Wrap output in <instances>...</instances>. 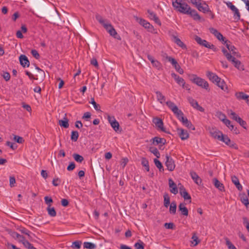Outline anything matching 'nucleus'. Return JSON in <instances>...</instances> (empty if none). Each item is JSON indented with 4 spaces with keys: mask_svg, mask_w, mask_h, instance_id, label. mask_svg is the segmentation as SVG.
<instances>
[{
    "mask_svg": "<svg viewBox=\"0 0 249 249\" xmlns=\"http://www.w3.org/2000/svg\"><path fill=\"white\" fill-rule=\"evenodd\" d=\"M39 15L37 17L46 16L48 19L54 23L60 21V15L55 8H50L46 5H43L36 10Z\"/></svg>",
    "mask_w": 249,
    "mask_h": 249,
    "instance_id": "nucleus-1",
    "label": "nucleus"
},
{
    "mask_svg": "<svg viewBox=\"0 0 249 249\" xmlns=\"http://www.w3.org/2000/svg\"><path fill=\"white\" fill-rule=\"evenodd\" d=\"M173 6L177 11L183 14H187L190 10V6L182 0H172Z\"/></svg>",
    "mask_w": 249,
    "mask_h": 249,
    "instance_id": "nucleus-2",
    "label": "nucleus"
},
{
    "mask_svg": "<svg viewBox=\"0 0 249 249\" xmlns=\"http://www.w3.org/2000/svg\"><path fill=\"white\" fill-rule=\"evenodd\" d=\"M190 80L194 83L205 89L209 91V84L204 79L198 77L196 75L192 74L190 77Z\"/></svg>",
    "mask_w": 249,
    "mask_h": 249,
    "instance_id": "nucleus-3",
    "label": "nucleus"
},
{
    "mask_svg": "<svg viewBox=\"0 0 249 249\" xmlns=\"http://www.w3.org/2000/svg\"><path fill=\"white\" fill-rule=\"evenodd\" d=\"M194 39L195 41L200 45L204 46L206 48L211 49L214 52L217 51V48L213 44H210L207 40L202 39L199 36H195Z\"/></svg>",
    "mask_w": 249,
    "mask_h": 249,
    "instance_id": "nucleus-4",
    "label": "nucleus"
},
{
    "mask_svg": "<svg viewBox=\"0 0 249 249\" xmlns=\"http://www.w3.org/2000/svg\"><path fill=\"white\" fill-rule=\"evenodd\" d=\"M177 34L176 32L169 31V35L171 36L172 40L182 49H186V45L178 37Z\"/></svg>",
    "mask_w": 249,
    "mask_h": 249,
    "instance_id": "nucleus-5",
    "label": "nucleus"
},
{
    "mask_svg": "<svg viewBox=\"0 0 249 249\" xmlns=\"http://www.w3.org/2000/svg\"><path fill=\"white\" fill-rule=\"evenodd\" d=\"M136 20L145 29H147L148 31L151 33H155L154 27L149 22L144 19L139 18L138 17H136Z\"/></svg>",
    "mask_w": 249,
    "mask_h": 249,
    "instance_id": "nucleus-6",
    "label": "nucleus"
},
{
    "mask_svg": "<svg viewBox=\"0 0 249 249\" xmlns=\"http://www.w3.org/2000/svg\"><path fill=\"white\" fill-rule=\"evenodd\" d=\"M226 5L233 13L234 18L237 20H239L240 18V14L238 9L231 2H227Z\"/></svg>",
    "mask_w": 249,
    "mask_h": 249,
    "instance_id": "nucleus-7",
    "label": "nucleus"
},
{
    "mask_svg": "<svg viewBox=\"0 0 249 249\" xmlns=\"http://www.w3.org/2000/svg\"><path fill=\"white\" fill-rule=\"evenodd\" d=\"M165 165L170 171H173L175 168V164L173 159L168 155H166Z\"/></svg>",
    "mask_w": 249,
    "mask_h": 249,
    "instance_id": "nucleus-8",
    "label": "nucleus"
},
{
    "mask_svg": "<svg viewBox=\"0 0 249 249\" xmlns=\"http://www.w3.org/2000/svg\"><path fill=\"white\" fill-rule=\"evenodd\" d=\"M153 122L155 124L156 127L158 129H160L164 132L169 133V132L166 131L165 129L163 126V121L161 119L158 117L154 118L153 119Z\"/></svg>",
    "mask_w": 249,
    "mask_h": 249,
    "instance_id": "nucleus-9",
    "label": "nucleus"
},
{
    "mask_svg": "<svg viewBox=\"0 0 249 249\" xmlns=\"http://www.w3.org/2000/svg\"><path fill=\"white\" fill-rule=\"evenodd\" d=\"M187 99L190 105L194 108L196 109L197 110L201 112L204 111V109L202 107L198 105V102L196 100L194 99L192 97H188Z\"/></svg>",
    "mask_w": 249,
    "mask_h": 249,
    "instance_id": "nucleus-10",
    "label": "nucleus"
},
{
    "mask_svg": "<svg viewBox=\"0 0 249 249\" xmlns=\"http://www.w3.org/2000/svg\"><path fill=\"white\" fill-rule=\"evenodd\" d=\"M177 131L179 137L182 140H187L189 137L187 131L184 130L183 128H178Z\"/></svg>",
    "mask_w": 249,
    "mask_h": 249,
    "instance_id": "nucleus-11",
    "label": "nucleus"
},
{
    "mask_svg": "<svg viewBox=\"0 0 249 249\" xmlns=\"http://www.w3.org/2000/svg\"><path fill=\"white\" fill-rule=\"evenodd\" d=\"M19 60L20 65L24 68L25 67H28L30 65V62L27 57L24 55L21 54L19 57Z\"/></svg>",
    "mask_w": 249,
    "mask_h": 249,
    "instance_id": "nucleus-12",
    "label": "nucleus"
},
{
    "mask_svg": "<svg viewBox=\"0 0 249 249\" xmlns=\"http://www.w3.org/2000/svg\"><path fill=\"white\" fill-rule=\"evenodd\" d=\"M209 30L210 33L213 34L217 38L218 40L219 41H224L225 38L216 29L213 28H210Z\"/></svg>",
    "mask_w": 249,
    "mask_h": 249,
    "instance_id": "nucleus-13",
    "label": "nucleus"
},
{
    "mask_svg": "<svg viewBox=\"0 0 249 249\" xmlns=\"http://www.w3.org/2000/svg\"><path fill=\"white\" fill-rule=\"evenodd\" d=\"M169 182V186L170 188L171 193L174 194V195H176L178 193V189L177 186L176 184L174 182L172 179L169 178L168 180Z\"/></svg>",
    "mask_w": 249,
    "mask_h": 249,
    "instance_id": "nucleus-14",
    "label": "nucleus"
},
{
    "mask_svg": "<svg viewBox=\"0 0 249 249\" xmlns=\"http://www.w3.org/2000/svg\"><path fill=\"white\" fill-rule=\"evenodd\" d=\"M228 61L231 62L232 64L234 65L235 67L238 69L239 70H243V66L241 65V63L240 61L236 59L234 56H232L231 58Z\"/></svg>",
    "mask_w": 249,
    "mask_h": 249,
    "instance_id": "nucleus-15",
    "label": "nucleus"
},
{
    "mask_svg": "<svg viewBox=\"0 0 249 249\" xmlns=\"http://www.w3.org/2000/svg\"><path fill=\"white\" fill-rule=\"evenodd\" d=\"M207 76L212 82L215 84L217 82L218 80H220V78L216 74L209 71L207 72Z\"/></svg>",
    "mask_w": 249,
    "mask_h": 249,
    "instance_id": "nucleus-16",
    "label": "nucleus"
},
{
    "mask_svg": "<svg viewBox=\"0 0 249 249\" xmlns=\"http://www.w3.org/2000/svg\"><path fill=\"white\" fill-rule=\"evenodd\" d=\"M210 134L212 137L215 139H217L219 141L220 140L221 138L223 135L222 132L219 130H215L214 129L210 131Z\"/></svg>",
    "mask_w": 249,
    "mask_h": 249,
    "instance_id": "nucleus-17",
    "label": "nucleus"
},
{
    "mask_svg": "<svg viewBox=\"0 0 249 249\" xmlns=\"http://www.w3.org/2000/svg\"><path fill=\"white\" fill-rule=\"evenodd\" d=\"M190 174L195 183L196 184L200 185L202 182V180L197 174L195 172L192 171L190 172Z\"/></svg>",
    "mask_w": 249,
    "mask_h": 249,
    "instance_id": "nucleus-18",
    "label": "nucleus"
},
{
    "mask_svg": "<svg viewBox=\"0 0 249 249\" xmlns=\"http://www.w3.org/2000/svg\"><path fill=\"white\" fill-rule=\"evenodd\" d=\"M188 15H190L194 20H201V18L200 16L199 15V14L197 13L196 10H193L190 7V10L188 11V13H187Z\"/></svg>",
    "mask_w": 249,
    "mask_h": 249,
    "instance_id": "nucleus-19",
    "label": "nucleus"
},
{
    "mask_svg": "<svg viewBox=\"0 0 249 249\" xmlns=\"http://www.w3.org/2000/svg\"><path fill=\"white\" fill-rule=\"evenodd\" d=\"M231 181L235 185L236 187L239 191H242L243 189L242 186L239 182L238 178L235 176H231Z\"/></svg>",
    "mask_w": 249,
    "mask_h": 249,
    "instance_id": "nucleus-20",
    "label": "nucleus"
},
{
    "mask_svg": "<svg viewBox=\"0 0 249 249\" xmlns=\"http://www.w3.org/2000/svg\"><path fill=\"white\" fill-rule=\"evenodd\" d=\"M36 69L37 70L36 77H38V79L41 82L43 81L45 78V72L37 66L36 67Z\"/></svg>",
    "mask_w": 249,
    "mask_h": 249,
    "instance_id": "nucleus-21",
    "label": "nucleus"
},
{
    "mask_svg": "<svg viewBox=\"0 0 249 249\" xmlns=\"http://www.w3.org/2000/svg\"><path fill=\"white\" fill-rule=\"evenodd\" d=\"M213 182L214 186L220 191H225L224 185L221 183L216 178L213 179Z\"/></svg>",
    "mask_w": 249,
    "mask_h": 249,
    "instance_id": "nucleus-22",
    "label": "nucleus"
},
{
    "mask_svg": "<svg viewBox=\"0 0 249 249\" xmlns=\"http://www.w3.org/2000/svg\"><path fill=\"white\" fill-rule=\"evenodd\" d=\"M152 143L154 145H158L159 144L164 145L166 142V141L164 138H161L159 137H155L152 139Z\"/></svg>",
    "mask_w": 249,
    "mask_h": 249,
    "instance_id": "nucleus-23",
    "label": "nucleus"
},
{
    "mask_svg": "<svg viewBox=\"0 0 249 249\" xmlns=\"http://www.w3.org/2000/svg\"><path fill=\"white\" fill-rule=\"evenodd\" d=\"M182 124L187 127L188 128L191 129L193 130L195 129V127L192 124L191 122L189 121L186 117L184 118H182V121H181Z\"/></svg>",
    "mask_w": 249,
    "mask_h": 249,
    "instance_id": "nucleus-24",
    "label": "nucleus"
},
{
    "mask_svg": "<svg viewBox=\"0 0 249 249\" xmlns=\"http://www.w3.org/2000/svg\"><path fill=\"white\" fill-rule=\"evenodd\" d=\"M178 210L181 212V214L184 216L188 215V209L185 207V203H180L178 206Z\"/></svg>",
    "mask_w": 249,
    "mask_h": 249,
    "instance_id": "nucleus-25",
    "label": "nucleus"
},
{
    "mask_svg": "<svg viewBox=\"0 0 249 249\" xmlns=\"http://www.w3.org/2000/svg\"><path fill=\"white\" fill-rule=\"evenodd\" d=\"M235 96L238 100H247V102H249V95L245 94L243 92H236Z\"/></svg>",
    "mask_w": 249,
    "mask_h": 249,
    "instance_id": "nucleus-26",
    "label": "nucleus"
},
{
    "mask_svg": "<svg viewBox=\"0 0 249 249\" xmlns=\"http://www.w3.org/2000/svg\"><path fill=\"white\" fill-rule=\"evenodd\" d=\"M196 8L199 11L203 12L204 13L208 12L210 9L209 6L205 3H204V5L199 3Z\"/></svg>",
    "mask_w": 249,
    "mask_h": 249,
    "instance_id": "nucleus-27",
    "label": "nucleus"
},
{
    "mask_svg": "<svg viewBox=\"0 0 249 249\" xmlns=\"http://www.w3.org/2000/svg\"><path fill=\"white\" fill-rule=\"evenodd\" d=\"M171 75L175 79L176 81L177 82V83L179 84L180 86L181 85H183L184 84H185L184 80L182 78L180 77L177 74L173 73L171 74Z\"/></svg>",
    "mask_w": 249,
    "mask_h": 249,
    "instance_id": "nucleus-28",
    "label": "nucleus"
},
{
    "mask_svg": "<svg viewBox=\"0 0 249 249\" xmlns=\"http://www.w3.org/2000/svg\"><path fill=\"white\" fill-rule=\"evenodd\" d=\"M110 125L115 132H121L122 128H120V124L117 121L111 122Z\"/></svg>",
    "mask_w": 249,
    "mask_h": 249,
    "instance_id": "nucleus-29",
    "label": "nucleus"
},
{
    "mask_svg": "<svg viewBox=\"0 0 249 249\" xmlns=\"http://www.w3.org/2000/svg\"><path fill=\"white\" fill-rule=\"evenodd\" d=\"M166 104L174 113L178 109V107L173 102L170 101H167Z\"/></svg>",
    "mask_w": 249,
    "mask_h": 249,
    "instance_id": "nucleus-30",
    "label": "nucleus"
},
{
    "mask_svg": "<svg viewBox=\"0 0 249 249\" xmlns=\"http://www.w3.org/2000/svg\"><path fill=\"white\" fill-rule=\"evenodd\" d=\"M216 85L221 88L224 91H226L228 89V88L226 85L225 82L223 80L220 78V80H218Z\"/></svg>",
    "mask_w": 249,
    "mask_h": 249,
    "instance_id": "nucleus-31",
    "label": "nucleus"
},
{
    "mask_svg": "<svg viewBox=\"0 0 249 249\" xmlns=\"http://www.w3.org/2000/svg\"><path fill=\"white\" fill-rule=\"evenodd\" d=\"M240 200L245 205L247 208H249V201L248 196L245 194L240 196Z\"/></svg>",
    "mask_w": 249,
    "mask_h": 249,
    "instance_id": "nucleus-32",
    "label": "nucleus"
},
{
    "mask_svg": "<svg viewBox=\"0 0 249 249\" xmlns=\"http://www.w3.org/2000/svg\"><path fill=\"white\" fill-rule=\"evenodd\" d=\"M69 120L67 117H65L64 118V120H59V124L64 128H67L69 127V124L68 123Z\"/></svg>",
    "mask_w": 249,
    "mask_h": 249,
    "instance_id": "nucleus-33",
    "label": "nucleus"
},
{
    "mask_svg": "<svg viewBox=\"0 0 249 249\" xmlns=\"http://www.w3.org/2000/svg\"><path fill=\"white\" fill-rule=\"evenodd\" d=\"M157 98L158 101L161 104H162L165 101V97L162 95L161 92L159 91H156Z\"/></svg>",
    "mask_w": 249,
    "mask_h": 249,
    "instance_id": "nucleus-34",
    "label": "nucleus"
},
{
    "mask_svg": "<svg viewBox=\"0 0 249 249\" xmlns=\"http://www.w3.org/2000/svg\"><path fill=\"white\" fill-rule=\"evenodd\" d=\"M47 211L48 214L51 217H55L56 215V212L54 207H51L48 206L47 208Z\"/></svg>",
    "mask_w": 249,
    "mask_h": 249,
    "instance_id": "nucleus-35",
    "label": "nucleus"
},
{
    "mask_svg": "<svg viewBox=\"0 0 249 249\" xmlns=\"http://www.w3.org/2000/svg\"><path fill=\"white\" fill-rule=\"evenodd\" d=\"M108 33L110 34V36H113L114 38H116L118 40H121V37L119 35H118L117 32L116 31L115 29L113 27L111 30H109V31Z\"/></svg>",
    "mask_w": 249,
    "mask_h": 249,
    "instance_id": "nucleus-36",
    "label": "nucleus"
},
{
    "mask_svg": "<svg viewBox=\"0 0 249 249\" xmlns=\"http://www.w3.org/2000/svg\"><path fill=\"white\" fill-rule=\"evenodd\" d=\"M177 210V204L175 201H173L171 202L170 208L169 212L171 214H175L176 213Z\"/></svg>",
    "mask_w": 249,
    "mask_h": 249,
    "instance_id": "nucleus-37",
    "label": "nucleus"
},
{
    "mask_svg": "<svg viewBox=\"0 0 249 249\" xmlns=\"http://www.w3.org/2000/svg\"><path fill=\"white\" fill-rule=\"evenodd\" d=\"M142 165L145 167V170L147 171H149V162L148 160L144 157L142 158Z\"/></svg>",
    "mask_w": 249,
    "mask_h": 249,
    "instance_id": "nucleus-38",
    "label": "nucleus"
},
{
    "mask_svg": "<svg viewBox=\"0 0 249 249\" xmlns=\"http://www.w3.org/2000/svg\"><path fill=\"white\" fill-rule=\"evenodd\" d=\"M164 198V206L167 208L170 205V198L167 193H165L163 195Z\"/></svg>",
    "mask_w": 249,
    "mask_h": 249,
    "instance_id": "nucleus-39",
    "label": "nucleus"
},
{
    "mask_svg": "<svg viewBox=\"0 0 249 249\" xmlns=\"http://www.w3.org/2000/svg\"><path fill=\"white\" fill-rule=\"evenodd\" d=\"M154 162L155 163L156 167L159 169L160 172H163L164 171V168L162 166L161 162L157 159H155L154 160Z\"/></svg>",
    "mask_w": 249,
    "mask_h": 249,
    "instance_id": "nucleus-40",
    "label": "nucleus"
},
{
    "mask_svg": "<svg viewBox=\"0 0 249 249\" xmlns=\"http://www.w3.org/2000/svg\"><path fill=\"white\" fill-rule=\"evenodd\" d=\"M220 141L224 142L226 145H229L230 142H231V141L226 135L223 134Z\"/></svg>",
    "mask_w": 249,
    "mask_h": 249,
    "instance_id": "nucleus-41",
    "label": "nucleus"
},
{
    "mask_svg": "<svg viewBox=\"0 0 249 249\" xmlns=\"http://www.w3.org/2000/svg\"><path fill=\"white\" fill-rule=\"evenodd\" d=\"M12 235L14 238L18 239L20 243L25 239V237L23 236L20 235L17 232H13Z\"/></svg>",
    "mask_w": 249,
    "mask_h": 249,
    "instance_id": "nucleus-42",
    "label": "nucleus"
},
{
    "mask_svg": "<svg viewBox=\"0 0 249 249\" xmlns=\"http://www.w3.org/2000/svg\"><path fill=\"white\" fill-rule=\"evenodd\" d=\"M72 157L76 161L79 163H81L84 160L82 156L77 153H74L72 155Z\"/></svg>",
    "mask_w": 249,
    "mask_h": 249,
    "instance_id": "nucleus-43",
    "label": "nucleus"
},
{
    "mask_svg": "<svg viewBox=\"0 0 249 249\" xmlns=\"http://www.w3.org/2000/svg\"><path fill=\"white\" fill-rule=\"evenodd\" d=\"M236 50V48L234 46L232 45L231 47H230V49H229L228 50L230 52V53H231V54H233L234 55L233 56H236L237 57H240V55L239 54V53L235 51Z\"/></svg>",
    "mask_w": 249,
    "mask_h": 249,
    "instance_id": "nucleus-44",
    "label": "nucleus"
},
{
    "mask_svg": "<svg viewBox=\"0 0 249 249\" xmlns=\"http://www.w3.org/2000/svg\"><path fill=\"white\" fill-rule=\"evenodd\" d=\"M84 248L88 249H94L96 248V245L91 242H86L84 243Z\"/></svg>",
    "mask_w": 249,
    "mask_h": 249,
    "instance_id": "nucleus-45",
    "label": "nucleus"
},
{
    "mask_svg": "<svg viewBox=\"0 0 249 249\" xmlns=\"http://www.w3.org/2000/svg\"><path fill=\"white\" fill-rule=\"evenodd\" d=\"M174 114H175V115L176 116V117H177L178 120H179L180 122L182 121V118H185L183 116L184 114H183V112L179 109L177 111H176L174 113Z\"/></svg>",
    "mask_w": 249,
    "mask_h": 249,
    "instance_id": "nucleus-46",
    "label": "nucleus"
},
{
    "mask_svg": "<svg viewBox=\"0 0 249 249\" xmlns=\"http://www.w3.org/2000/svg\"><path fill=\"white\" fill-rule=\"evenodd\" d=\"M89 103L93 106V107L96 110L101 111L100 106L96 103L93 98H91Z\"/></svg>",
    "mask_w": 249,
    "mask_h": 249,
    "instance_id": "nucleus-47",
    "label": "nucleus"
},
{
    "mask_svg": "<svg viewBox=\"0 0 249 249\" xmlns=\"http://www.w3.org/2000/svg\"><path fill=\"white\" fill-rule=\"evenodd\" d=\"M79 137L78 132L77 131H72L71 133V139L72 141L76 142Z\"/></svg>",
    "mask_w": 249,
    "mask_h": 249,
    "instance_id": "nucleus-48",
    "label": "nucleus"
},
{
    "mask_svg": "<svg viewBox=\"0 0 249 249\" xmlns=\"http://www.w3.org/2000/svg\"><path fill=\"white\" fill-rule=\"evenodd\" d=\"M216 116L222 122H224V121L226 119L225 114L220 111L216 112Z\"/></svg>",
    "mask_w": 249,
    "mask_h": 249,
    "instance_id": "nucleus-49",
    "label": "nucleus"
},
{
    "mask_svg": "<svg viewBox=\"0 0 249 249\" xmlns=\"http://www.w3.org/2000/svg\"><path fill=\"white\" fill-rule=\"evenodd\" d=\"M82 242L80 241H75L73 242L71 245V248L75 249H79L81 248Z\"/></svg>",
    "mask_w": 249,
    "mask_h": 249,
    "instance_id": "nucleus-50",
    "label": "nucleus"
},
{
    "mask_svg": "<svg viewBox=\"0 0 249 249\" xmlns=\"http://www.w3.org/2000/svg\"><path fill=\"white\" fill-rule=\"evenodd\" d=\"M150 151L153 153L157 158L160 157V153L156 147H150L149 149Z\"/></svg>",
    "mask_w": 249,
    "mask_h": 249,
    "instance_id": "nucleus-51",
    "label": "nucleus"
},
{
    "mask_svg": "<svg viewBox=\"0 0 249 249\" xmlns=\"http://www.w3.org/2000/svg\"><path fill=\"white\" fill-rule=\"evenodd\" d=\"M144 243L140 240L134 245L136 249H144Z\"/></svg>",
    "mask_w": 249,
    "mask_h": 249,
    "instance_id": "nucleus-52",
    "label": "nucleus"
},
{
    "mask_svg": "<svg viewBox=\"0 0 249 249\" xmlns=\"http://www.w3.org/2000/svg\"><path fill=\"white\" fill-rule=\"evenodd\" d=\"M228 113L231 116V118L236 122L238 120V118H240V117H239L234 112L231 110H229L228 111Z\"/></svg>",
    "mask_w": 249,
    "mask_h": 249,
    "instance_id": "nucleus-53",
    "label": "nucleus"
},
{
    "mask_svg": "<svg viewBox=\"0 0 249 249\" xmlns=\"http://www.w3.org/2000/svg\"><path fill=\"white\" fill-rule=\"evenodd\" d=\"M180 195L184 198L185 200H191V197L190 195L187 193L186 190H184L183 192H181Z\"/></svg>",
    "mask_w": 249,
    "mask_h": 249,
    "instance_id": "nucleus-54",
    "label": "nucleus"
},
{
    "mask_svg": "<svg viewBox=\"0 0 249 249\" xmlns=\"http://www.w3.org/2000/svg\"><path fill=\"white\" fill-rule=\"evenodd\" d=\"M225 239L226 240V244L228 246L229 249H237L227 237H225Z\"/></svg>",
    "mask_w": 249,
    "mask_h": 249,
    "instance_id": "nucleus-55",
    "label": "nucleus"
},
{
    "mask_svg": "<svg viewBox=\"0 0 249 249\" xmlns=\"http://www.w3.org/2000/svg\"><path fill=\"white\" fill-rule=\"evenodd\" d=\"M95 18L96 20L102 25L105 24L107 21V20L104 19L103 17L99 14H96Z\"/></svg>",
    "mask_w": 249,
    "mask_h": 249,
    "instance_id": "nucleus-56",
    "label": "nucleus"
},
{
    "mask_svg": "<svg viewBox=\"0 0 249 249\" xmlns=\"http://www.w3.org/2000/svg\"><path fill=\"white\" fill-rule=\"evenodd\" d=\"M222 52L228 60L231 58L232 55L231 53H229L227 50L224 47L222 49Z\"/></svg>",
    "mask_w": 249,
    "mask_h": 249,
    "instance_id": "nucleus-57",
    "label": "nucleus"
},
{
    "mask_svg": "<svg viewBox=\"0 0 249 249\" xmlns=\"http://www.w3.org/2000/svg\"><path fill=\"white\" fill-rule=\"evenodd\" d=\"M19 231L22 233H23V234H25L27 235H28V237L29 238V239L30 240H31V236H30V231H28L27 229H26V228H21L20 229H19Z\"/></svg>",
    "mask_w": 249,
    "mask_h": 249,
    "instance_id": "nucleus-58",
    "label": "nucleus"
},
{
    "mask_svg": "<svg viewBox=\"0 0 249 249\" xmlns=\"http://www.w3.org/2000/svg\"><path fill=\"white\" fill-rule=\"evenodd\" d=\"M166 59L169 62L171 63L174 67L178 64L176 60L171 56H167Z\"/></svg>",
    "mask_w": 249,
    "mask_h": 249,
    "instance_id": "nucleus-59",
    "label": "nucleus"
},
{
    "mask_svg": "<svg viewBox=\"0 0 249 249\" xmlns=\"http://www.w3.org/2000/svg\"><path fill=\"white\" fill-rule=\"evenodd\" d=\"M44 200L45 203L48 206H51L52 203L53 202V199L48 196H46L44 197Z\"/></svg>",
    "mask_w": 249,
    "mask_h": 249,
    "instance_id": "nucleus-60",
    "label": "nucleus"
},
{
    "mask_svg": "<svg viewBox=\"0 0 249 249\" xmlns=\"http://www.w3.org/2000/svg\"><path fill=\"white\" fill-rule=\"evenodd\" d=\"M1 76L5 79L6 81H8L10 79V74L6 71H3L1 74Z\"/></svg>",
    "mask_w": 249,
    "mask_h": 249,
    "instance_id": "nucleus-61",
    "label": "nucleus"
},
{
    "mask_svg": "<svg viewBox=\"0 0 249 249\" xmlns=\"http://www.w3.org/2000/svg\"><path fill=\"white\" fill-rule=\"evenodd\" d=\"M153 67L156 68L158 70H160L161 67V63L157 60H155L152 63Z\"/></svg>",
    "mask_w": 249,
    "mask_h": 249,
    "instance_id": "nucleus-62",
    "label": "nucleus"
},
{
    "mask_svg": "<svg viewBox=\"0 0 249 249\" xmlns=\"http://www.w3.org/2000/svg\"><path fill=\"white\" fill-rule=\"evenodd\" d=\"M237 123H238L240 125L242 126L244 128L247 129V123L246 122L242 120L240 117L239 118H238V120L237 121Z\"/></svg>",
    "mask_w": 249,
    "mask_h": 249,
    "instance_id": "nucleus-63",
    "label": "nucleus"
},
{
    "mask_svg": "<svg viewBox=\"0 0 249 249\" xmlns=\"http://www.w3.org/2000/svg\"><path fill=\"white\" fill-rule=\"evenodd\" d=\"M14 140L18 143H22L24 142V140L22 137L15 135L14 137Z\"/></svg>",
    "mask_w": 249,
    "mask_h": 249,
    "instance_id": "nucleus-64",
    "label": "nucleus"
}]
</instances>
